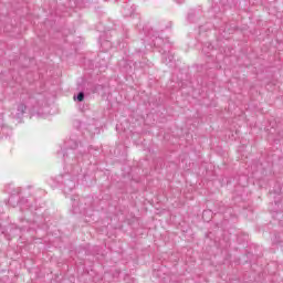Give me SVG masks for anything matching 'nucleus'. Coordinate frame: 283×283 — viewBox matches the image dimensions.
Returning <instances> with one entry per match:
<instances>
[{"label":"nucleus","mask_w":283,"mask_h":283,"mask_svg":"<svg viewBox=\"0 0 283 283\" xmlns=\"http://www.w3.org/2000/svg\"><path fill=\"white\" fill-rule=\"evenodd\" d=\"M77 101H78L80 103H83V101H85V94H84V93H78V95H77Z\"/></svg>","instance_id":"obj_1"}]
</instances>
